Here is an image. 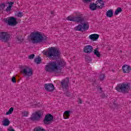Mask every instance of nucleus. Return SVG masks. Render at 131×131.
<instances>
[{"mask_svg":"<svg viewBox=\"0 0 131 131\" xmlns=\"http://www.w3.org/2000/svg\"><path fill=\"white\" fill-rule=\"evenodd\" d=\"M14 111V108L11 107L9 111L6 113V115H9V114H12Z\"/></svg>","mask_w":131,"mask_h":131,"instance_id":"obj_26","label":"nucleus"},{"mask_svg":"<svg viewBox=\"0 0 131 131\" xmlns=\"http://www.w3.org/2000/svg\"><path fill=\"white\" fill-rule=\"evenodd\" d=\"M53 118H54V117H53V115L50 114L46 115L43 120L44 123L47 124L48 123V122H50V121H52V120H53Z\"/></svg>","mask_w":131,"mask_h":131,"instance_id":"obj_15","label":"nucleus"},{"mask_svg":"<svg viewBox=\"0 0 131 131\" xmlns=\"http://www.w3.org/2000/svg\"><path fill=\"white\" fill-rule=\"evenodd\" d=\"M21 73L26 76V79H29V77L33 75V71L28 67H24L21 68Z\"/></svg>","mask_w":131,"mask_h":131,"instance_id":"obj_5","label":"nucleus"},{"mask_svg":"<svg viewBox=\"0 0 131 131\" xmlns=\"http://www.w3.org/2000/svg\"><path fill=\"white\" fill-rule=\"evenodd\" d=\"M2 123L4 126H8V125H10L11 122L10 121V120H9V119L6 118L3 121Z\"/></svg>","mask_w":131,"mask_h":131,"instance_id":"obj_19","label":"nucleus"},{"mask_svg":"<svg viewBox=\"0 0 131 131\" xmlns=\"http://www.w3.org/2000/svg\"><path fill=\"white\" fill-rule=\"evenodd\" d=\"M122 69L123 73H129L131 71V67L130 66L124 64L122 66Z\"/></svg>","mask_w":131,"mask_h":131,"instance_id":"obj_14","label":"nucleus"},{"mask_svg":"<svg viewBox=\"0 0 131 131\" xmlns=\"http://www.w3.org/2000/svg\"><path fill=\"white\" fill-rule=\"evenodd\" d=\"M99 34H93L89 36V38L91 40H93V41H95V40H97L98 38H99Z\"/></svg>","mask_w":131,"mask_h":131,"instance_id":"obj_17","label":"nucleus"},{"mask_svg":"<svg viewBox=\"0 0 131 131\" xmlns=\"http://www.w3.org/2000/svg\"><path fill=\"white\" fill-rule=\"evenodd\" d=\"M70 113H71V111H65L63 113L64 119H68L69 118V116H70Z\"/></svg>","mask_w":131,"mask_h":131,"instance_id":"obj_18","label":"nucleus"},{"mask_svg":"<svg viewBox=\"0 0 131 131\" xmlns=\"http://www.w3.org/2000/svg\"><path fill=\"white\" fill-rule=\"evenodd\" d=\"M94 55H96L98 57H101V54H100V52H99V51H98V48H96L95 50H94Z\"/></svg>","mask_w":131,"mask_h":131,"instance_id":"obj_24","label":"nucleus"},{"mask_svg":"<svg viewBox=\"0 0 131 131\" xmlns=\"http://www.w3.org/2000/svg\"><path fill=\"white\" fill-rule=\"evenodd\" d=\"M75 19V16L73 15H70L67 17V20L68 21H71L72 22H74Z\"/></svg>","mask_w":131,"mask_h":131,"instance_id":"obj_22","label":"nucleus"},{"mask_svg":"<svg viewBox=\"0 0 131 131\" xmlns=\"http://www.w3.org/2000/svg\"><path fill=\"white\" fill-rule=\"evenodd\" d=\"M122 12V9L120 7H118L115 12V15H118V14H120V13H121Z\"/></svg>","mask_w":131,"mask_h":131,"instance_id":"obj_23","label":"nucleus"},{"mask_svg":"<svg viewBox=\"0 0 131 131\" xmlns=\"http://www.w3.org/2000/svg\"><path fill=\"white\" fill-rule=\"evenodd\" d=\"M16 39L18 40V41L21 42L23 40V38H22V36H19L17 37Z\"/></svg>","mask_w":131,"mask_h":131,"instance_id":"obj_29","label":"nucleus"},{"mask_svg":"<svg viewBox=\"0 0 131 131\" xmlns=\"http://www.w3.org/2000/svg\"><path fill=\"white\" fill-rule=\"evenodd\" d=\"M9 39L10 35H9V33L6 32H2L0 33V40H1V41L7 42Z\"/></svg>","mask_w":131,"mask_h":131,"instance_id":"obj_8","label":"nucleus"},{"mask_svg":"<svg viewBox=\"0 0 131 131\" xmlns=\"http://www.w3.org/2000/svg\"><path fill=\"white\" fill-rule=\"evenodd\" d=\"M35 56V55L34 54H31L29 56V59H33V58H34Z\"/></svg>","mask_w":131,"mask_h":131,"instance_id":"obj_32","label":"nucleus"},{"mask_svg":"<svg viewBox=\"0 0 131 131\" xmlns=\"http://www.w3.org/2000/svg\"><path fill=\"white\" fill-rule=\"evenodd\" d=\"M83 3H91L92 0H82Z\"/></svg>","mask_w":131,"mask_h":131,"instance_id":"obj_36","label":"nucleus"},{"mask_svg":"<svg viewBox=\"0 0 131 131\" xmlns=\"http://www.w3.org/2000/svg\"><path fill=\"white\" fill-rule=\"evenodd\" d=\"M35 131H46L45 129L42 128V127H37L34 129Z\"/></svg>","mask_w":131,"mask_h":131,"instance_id":"obj_25","label":"nucleus"},{"mask_svg":"<svg viewBox=\"0 0 131 131\" xmlns=\"http://www.w3.org/2000/svg\"><path fill=\"white\" fill-rule=\"evenodd\" d=\"M93 50H94L93 46L87 45L84 47L83 52L85 53V54H91V53L93 52Z\"/></svg>","mask_w":131,"mask_h":131,"instance_id":"obj_13","label":"nucleus"},{"mask_svg":"<svg viewBox=\"0 0 131 131\" xmlns=\"http://www.w3.org/2000/svg\"><path fill=\"white\" fill-rule=\"evenodd\" d=\"M5 21H8V25L15 26L17 24V19L14 17H11L9 19H6Z\"/></svg>","mask_w":131,"mask_h":131,"instance_id":"obj_10","label":"nucleus"},{"mask_svg":"<svg viewBox=\"0 0 131 131\" xmlns=\"http://www.w3.org/2000/svg\"><path fill=\"white\" fill-rule=\"evenodd\" d=\"M42 53L47 58L52 59V60L58 59L60 57V54L61 53L60 50L56 47H51L47 51H43Z\"/></svg>","mask_w":131,"mask_h":131,"instance_id":"obj_2","label":"nucleus"},{"mask_svg":"<svg viewBox=\"0 0 131 131\" xmlns=\"http://www.w3.org/2000/svg\"><path fill=\"white\" fill-rule=\"evenodd\" d=\"M106 15L108 18H112L113 17V10L111 9L106 11Z\"/></svg>","mask_w":131,"mask_h":131,"instance_id":"obj_20","label":"nucleus"},{"mask_svg":"<svg viewBox=\"0 0 131 131\" xmlns=\"http://www.w3.org/2000/svg\"><path fill=\"white\" fill-rule=\"evenodd\" d=\"M5 7L6 5H5V4H2L0 5V8H1V9H5Z\"/></svg>","mask_w":131,"mask_h":131,"instance_id":"obj_35","label":"nucleus"},{"mask_svg":"<svg viewBox=\"0 0 131 131\" xmlns=\"http://www.w3.org/2000/svg\"><path fill=\"white\" fill-rule=\"evenodd\" d=\"M82 25H79L75 28V30L77 31H85V30H89L90 25L88 22H83Z\"/></svg>","mask_w":131,"mask_h":131,"instance_id":"obj_6","label":"nucleus"},{"mask_svg":"<svg viewBox=\"0 0 131 131\" xmlns=\"http://www.w3.org/2000/svg\"><path fill=\"white\" fill-rule=\"evenodd\" d=\"M11 81L13 82L14 83H16V78L15 77H13L11 79Z\"/></svg>","mask_w":131,"mask_h":131,"instance_id":"obj_33","label":"nucleus"},{"mask_svg":"<svg viewBox=\"0 0 131 131\" xmlns=\"http://www.w3.org/2000/svg\"><path fill=\"white\" fill-rule=\"evenodd\" d=\"M90 8L91 9V10H92V11H95V10L97 9V5L96 4V3H93V4H91L90 5Z\"/></svg>","mask_w":131,"mask_h":131,"instance_id":"obj_21","label":"nucleus"},{"mask_svg":"<svg viewBox=\"0 0 131 131\" xmlns=\"http://www.w3.org/2000/svg\"><path fill=\"white\" fill-rule=\"evenodd\" d=\"M79 104H81V103H82L81 99H79Z\"/></svg>","mask_w":131,"mask_h":131,"instance_id":"obj_39","label":"nucleus"},{"mask_svg":"<svg viewBox=\"0 0 131 131\" xmlns=\"http://www.w3.org/2000/svg\"><path fill=\"white\" fill-rule=\"evenodd\" d=\"M17 17H23V13H22V12L21 11H19L18 12V13L17 14V15H16Z\"/></svg>","mask_w":131,"mask_h":131,"instance_id":"obj_30","label":"nucleus"},{"mask_svg":"<svg viewBox=\"0 0 131 131\" xmlns=\"http://www.w3.org/2000/svg\"><path fill=\"white\" fill-rule=\"evenodd\" d=\"M31 40L33 43H39L42 42L45 39L43 38V36L40 32H33L31 35Z\"/></svg>","mask_w":131,"mask_h":131,"instance_id":"obj_3","label":"nucleus"},{"mask_svg":"<svg viewBox=\"0 0 131 131\" xmlns=\"http://www.w3.org/2000/svg\"><path fill=\"white\" fill-rule=\"evenodd\" d=\"M12 5H14V2H10L9 3V6H12Z\"/></svg>","mask_w":131,"mask_h":131,"instance_id":"obj_38","label":"nucleus"},{"mask_svg":"<svg viewBox=\"0 0 131 131\" xmlns=\"http://www.w3.org/2000/svg\"><path fill=\"white\" fill-rule=\"evenodd\" d=\"M69 83V78H67L64 79L62 80L60 82L62 89H63V90H67L69 88V86L68 85Z\"/></svg>","mask_w":131,"mask_h":131,"instance_id":"obj_9","label":"nucleus"},{"mask_svg":"<svg viewBox=\"0 0 131 131\" xmlns=\"http://www.w3.org/2000/svg\"><path fill=\"white\" fill-rule=\"evenodd\" d=\"M99 78L100 80H104V79L105 78V75L104 74H101L99 76Z\"/></svg>","mask_w":131,"mask_h":131,"instance_id":"obj_28","label":"nucleus"},{"mask_svg":"<svg viewBox=\"0 0 131 131\" xmlns=\"http://www.w3.org/2000/svg\"><path fill=\"white\" fill-rule=\"evenodd\" d=\"M66 65V62L64 60L52 61L47 63L45 66V70L47 72H58L61 68Z\"/></svg>","mask_w":131,"mask_h":131,"instance_id":"obj_1","label":"nucleus"},{"mask_svg":"<svg viewBox=\"0 0 131 131\" xmlns=\"http://www.w3.org/2000/svg\"><path fill=\"white\" fill-rule=\"evenodd\" d=\"M12 9V6L9 5L8 7H7L6 8V12H10Z\"/></svg>","mask_w":131,"mask_h":131,"instance_id":"obj_31","label":"nucleus"},{"mask_svg":"<svg viewBox=\"0 0 131 131\" xmlns=\"http://www.w3.org/2000/svg\"><path fill=\"white\" fill-rule=\"evenodd\" d=\"M100 91H102V88H100Z\"/></svg>","mask_w":131,"mask_h":131,"instance_id":"obj_40","label":"nucleus"},{"mask_svg":"<svg viewBox=\"0 0 131 131\" xmlns=\"http://www.w3.org/2000/svg\"><path fill=\"white\" fill-rule=\"evenodd\" d=\"M95 4L97 9H102L104 7V2L102 0H98L96 2Z\"/></svg>","mask_w":131,"mask_h":131,"instance_id":"obj_16","label":"nucleus"},{"mask_svg":"<svg viewBox=\"0 0 131 131\" xmlns=\"http://www.w3.org/2000/svg\"><path fill=\"white\" fill-rule=\"evenodd\" d=\"M44 87L48 92H53L55 90V86L52 83L45 84Z\"/></svg>","mask_w":131,"mask_h":131,"instance_id":"obj_12","label":"nucleus"},{"mask_svg":"<svg viewBox=\"0 0 131 131\" xmlns=\"http://www.w3.org/2000/svg\"><path fill=\"white\" fill-rule=\"evenodd\" d=\"M41 115H42V112L39 111L33 114L30 119L32 121H38L41 118Z\"/></svg>","mask_w":131,"mask_h":131,"instance_id":"obj_7","label":"nucleus"},{"mask_svg":"<svg viewBox=\"0 0 131 131\" xmlns=\"http://www.w3.org/2000/svg\"><path fill=\"white\" fill-rule=\"evenodd\" d=\"M116 90L119 93L125 94V93H127L129 91V84L125 83L119 84L116 87Z\"/></svg>","mask_w":131,"mask_h":131,"instance_id":"obj_4","label":"nucleus"},{"mask_svg":"<svg viewBox=\"0 0 131 131\" xmlns=\"http://www.w3.org/2000/svg\"><path fill=\"white\" fill-rule=\"evenodd\" d=\"M74 22H76V23L82 24L83 22H84V18H83V16H82V14H79L78 15H77L75 16V20Z\"/></svg>","mask_w":131,"mask_h":131,"instance_id":"obj_11","label":"nucleus"},{"mask_svg":"<svg viewBox=\"0 0 131 131\" xmlns=\"http://www.w3.org/2000/svg\"><path fill=\"white\" fill-rule=\"evenodd\" d=\"M41 61V59L39 57L36 58L35 59V62L36 64H39V63H40Z\"/></svg>","mask_w":131,"mask_h":131,"instance_id":"obj_27","label":"nucleus"},{"mask_svg":"<svg viewBox=\"0 0 131 131\" xmlns=\"http://www.w3.org/2000/svg\"><path fill=\"white\" fill-rule=\"evenodd\" d=\"M100 97H101V98H103V97L102 96H101Z\"/></svg>","mask_w":131,"mask_h":131,"instance_id":"obj_41","label":"nucleus"},{"mask_svg":"<svg viewBox=\"0 0 131 131\" xmlns=\"http://www.w3.org/2000/svg\"><path fill=\"white\" fill-rule=\"evenodd\" d=\"M8 131H15V130H14V129H13L12 127H11L9 128H8Z\"/></svg>","mask_w":131,"mask_h":131,"instance_id":"obj_37","label":"nucleus"},{"mask_svg":"<svg viewBox=\"0 0 131 131\" xmlns=\"http://www.w3.org/2000/svg\"><path fill=\"white\" fill-rule=\"evenodd\" d=\"M23 114L24 116H25V117L28 116V112H24L23 113Z\"/></svg>","mask_w":131,"mask_h":131,"instance_id":"obj_34","label":"nucleus"}]
</instances>
